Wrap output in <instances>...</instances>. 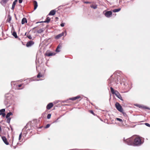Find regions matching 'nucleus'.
I'll return each mask as SVG.
<instances>
[{"label": "nucleus", "mask_w": 150, "mask_h": 150, "mask_svg": "<svg viewBox=\"0 0 150 150\" xmlns=\"http://www.w3.org/2000/svg\"><path fill=\"white\" fill-rule=\"evenodd\" d=\"M134 137H133L131 138H128L126 139H124V141L125 143L129 145H131L133 144V141L134 140Z\"/></svg>", "instance_id": "1"}, {"label": "nucleus", "mask_w": 150, "mask_h": 150, "mask_svg": "<svg viewBox=\"0 0 150 150\" xmlns=\"http://www.w3.org/2000/svg\"><path fill=\"white\" fill-rule=\"evenodd\" d=\"M134 144L136 145H139L142 144L141 139L139 137L134 138Z\"/></svg>", "instance_id": "2"}, {"label": "nucleus", "mask_w": 150, "mask_h": 150, "mask_svg": "<svg viewBox=\"0 0 150 150\" xmlns=\"http://www.w3.org/2000/svg\"><path fill=\"white\" fill-rule=\"evenodd\" d=\"M115 106L116 109L120 112H122L123 111L122 107L118 102H116L115 104Z\"/></svg>", "instance_id": "3"}, {"label": "nucleus", "mask_w": 150, "mask_h": 150, "mask_svg": "<svg viewBox=\"0 0 150 150\" xmlns=\"http://www.w3.org/2000/svg\"><path fill=\"white\" fill-rule=\"evenodd\" d=\"M114 94L120 100L123 101V100L122 99L121 95L117 91H115V92L114 93Z\"/></svg>", "instance_id": "4"}, {"label": "nucleus", "mask_w": 150, "mask_h": 150, "mask_svg": "<svg viewBox=\"0 0 150 150\" xmlns=\"http://www.w3.org/2000/svg\"><path fill=\"white\" fill-rule=\"evenodd\" d=\"M112 15V12L111 11H107L105 13V16L107 17H110Z\"/></svg>", "instance_id": "5"}, {"label": "nucleus", "mask_w": 150, "mask_h": 150, "mask_svg": "<svg viewBox=\"0 0 150 150\" xmlns=\"http://www.w3.org/2000/svg\"><path fill=\"white\" fill-rule=\"evenodd\" d=\"M5 111V109L0 110V115H2L3 117H4L6 115V114L4 112Z\"/></svg>", "instance_id": "6"}, {"label": "nucleus", "mask_w": 150, "mask_h": 150, "mask_svg": "<svg viewBox=\"0 0 150 150\" xmlns=\"http://www.w3.org/2000/svg\"><path fill=\"white\" fill-rule=\"evenodd\" d=\"M50 18L49 17H47L46 18L45 21H44L38 22H37L36 23H42V22L46 23H48L50 22Z\"/></svg>", "instance_id": "7"}, {"label": "nucleus", "mask_w": 150, "mask_h": 150, "mask_svg": "<svg viewBox=\"0 0 150 150\" xmlns=\"http://www.w3.org/2000/svg\"><path fill=\"white\" fill-rule=\"evenodd\" d=\"M34 42L32 41H30L27 42L26 44V46L28 47H29L31 46L32 45L34 44Z\"/></svg>", "instance_id": "8"}, {"label": "nucleus", "mask_w": 150, "mask_h": 150, "mask_svg": "<svg viewBox=\"0 0 150 150\" xmlns=\"http://www.w3.org/2000/svg\"><path fill=\"white\" fill-rule=\"evenodd\" d=\"M1 138L5 144H6V145H8L9 143L7 141L6 138L5 137L3 136L1 137Z\"/></svg>", "instance_id": "9"}, {"label": "nucleus", "mask_w": 150, "mask_h": 150, "mask_svg": "<svg viewBox=\"0 0 150 150\" xmlns=\"http://www.w3.org/2000/svg\"><path fill=\"white\" fill-rule=\"evenodd\" d=\"M53 104L52 103H49L46 106V108L47 110L50 109L53 106Z\"/></svg>", "instance_id": "10"}, {"label": "nucleus", "mask_w": 150, "mask_h": 150, "mask_svg": "<svg viewBox=\"0 0 150 150\" xmlns=\"http://www.w3.org/2000/svg\"><path fill=\"white\" fill-rule=\"evenodd\" d=\"M45 55L46 56H50L55 55V54L54 53L49 52H47L45 53Z\"/></svg>", "instance_id": "11"}, {"label": "nucleus", "mask_w": 150, "mask_h": 150, "mask_svg": "<svg viewBox=\"0 0 150 150\" xmlns=\"http://www.w3.org/2000/svg\"><path fill=\"white\" fill-rule=\"evenodd\" d=\"M81 98V96H78L76 97H74L69 98V100H71L73 101L75 100H76L77 99L79 98Z\"/></svg>", "instance_id": "12"}, {"label": "nucleus", "mask_w": 150, "mask_h": 150, "mask_svg": "<svg viewBox=\"0 0 150 150\" xmlns=\"http://www.w3.org/2000/svg\"><path fill=\"white\" fill-rule=\"evenodd\" d=\"M56 11L55 10H51L48 14L49 15H54L56 13Z\"/></svg>", "instance_id": "13"}, {"label": "nucleus", "mask_w": 150, "mask_h": 150, "mask_svg": "<svg viewBox=\"0 0 150 150\" xmlns=\"http://www.w3.org/2000/svg\"><path fill=\"white\" fill-rule=\"evenodd\" d=\"M1 4L3 6H5L6 4L7 3L8 0H1Z\"/></svg>", "instance_id": "14"}, {"label": "nucleus", "mask_w": 150, "mask_h": 150, "mask_svg": "<svg viewBox=\"0 0 150 150\" xmlns=\"http://www.w3.org/2000/svg\"><path fill=\"white\" fill-rule=\"evenodd\" d=\"M64 35V33L62 32V33L57 35L55 37V38L56 39H58L60 38L62 36Z\"/></svg>", "instance_id": "15"}, {"label": "nucleus", "mask_w": 150, "mask_h": 150, "mask_svg": "<svg viewBox=\"0 0 150 150\" xmlns=\"http://www.w3.org/2000/svg\"><path fill=\"white\" fill-rule=\"evenodd\" d=\"M62 47V45L59 44L58 45L56 50V51L57 52H59L60 51L59 49H60Z\"/></svg>", "instance_id": "16"}, {"label": "nucleus", "mask_w": 150, "mask_h": 150, "mask_svg": "<svg viewBox=\"0 0 150 150\" xmlns=\"http://www.w3.org/2000/svg\"><path fill=\"white\" fill-rule=\"evenodd\" d=\"M17 2V0H15L13 2L12 5V8H11V9H12L13 10V9H14V8H15V6L16 4V3Z\"/></svg>", "instance_id": "17"}, {"label": "nucleus", "mask_w": 150, "mask_h": 150, "mask_svg": "<svg viewBox=\"0 0 150 150\" xmlns=\"http://www.w3.org/2000/svg\"><path fill=\"white\" fill-rule=\"evenodd\" d=\"M27 21L26 18H23L22 20L21 24H23L25 23H27Z\"/></svg>", "instance_id": "18"}, {"label": "nucleus", "mask_w": 150, "mask_h": 150, "mask_svg": "<svg viewBox=\"0 0 150 150\" xmlns=\"http://www.w3.org/2000/svg\"><path fill=\"white\" fill-rule=\"evenodd\" d=\"M34 10H35L38 7V4L37 2L35 1H34Z\"/></svg>", "instance_id": "19"}, {"label": "nucleus", "mask_w": 150, "mask_h": 150, "mask_svg": "<svg viewBox=\"0 0 150 150\" xmlns=\"http://www.w3.org/2000/svg\"><path fill=\"white\" fill-rule=\"evenodd\" d=\"M12 115V113L11 112H9L7 114L6 116V118L10 117H9L10 116Z\"/></svg>", "instance_id": "20"}, {"label": "nucleus", "mask_w": 150, "mask_h": 150, "mask_svg": "<svg viewBox=\"0 0 150 150\" xmlns=\"http://www.w3.org/2000/svg\"><path fill=\"white\" fill-rule=\"evenodd\" d=\"M11 20V17L10 15H8V18L7 20V21L9 23H10Z\"/></svg>", "instance_id": "21"}, {"label": "nucleus", "mask_w": 150, "mask_h": 150, "mask_svg": "<svg viewBox=\"0 0 150 150\" xmlns=\"http://www.w3.org/2000/svg\"><path fill=\"white\" fill-rule=\"evenodd\" d=\"M121 10L120 8L115 9L112 10L113 12H117Z\"/></svg>", "instance_id": "22"}, {"label": "nucleus", "mask_w": 150, "mask_h": 150, "mask_svg": "<svg viewBox=\"0 0 150 150\" xmlns=\"http://www.w3.org/2000/svg\"><path fill=\"white\" fill-rule=\"evenodd\" d=\"M12 35L15 38H18V36L17 35V34L16 32L15 31L13 32L12 34Z\"/></svg>", "instance_id": "23"}, {"label": "nucleus", "mask_w": 150, "mask_h": 150, "mask_svg": "<svg viewBox=\"0 0 150 150\" xmlns=\"http://www.w3.org/2000/svg\"><path fill=\"white\" fill-rule=\"evenodd\" d=\"M43 32V30L42 29H40L37 31V33H41Z\"/></svg>", "instance_id": "24"}, {"label": "nucleus", "mask_w": 150, "mask_h": 150, "mask_svg": "<svg viewBox=\"0 0 150 150\" xmlns=\"http://www.w3.org/2000/svg\"><path fill=\"white\" fill-rule=\"evenodd\" d=\"M110 88L111 92H112V94H114V93L115 92V91H114L113 88L112 87H111Z\"/></svg>", "instance_id": "25"}, {"label": "nucleus", "mask_w": 150, "mask_h": 150, "mask_svg": "<svg viewBox=\"0 0 150 150\" xmlns=\"http://www.w3.org/2000/svg\"><path fill=\"white\" fill-rule=\"evenodd\" d=\"M91 8H93L94 9H96L97 8V5H92L91 6Z\"/></svg>", "instance_id": "26"}, {"label": "nucleus", "mask_w": 150, "mask_h": 150, "mask_svg": "<svg viewBox=\"0 0 150 150\" xmlns=\"http://www.w3.org/2000/svg\"><path fill=\"white\" fill-rule=\"evenodd\" d=\"M6 118L7 119L6 122L8 123H9L10 122L11 118L10 117H8Z\"/></svg>", "instance_id": "27"}, {"label": "nucleus", "mask_w": 150, "mask_h": 150, "mask_svg": "<svg viewBox=\"0 0 150 150\" xmlns=\"http://www.w3.org/2000/svg\"><path fill=\"white\" fill-rule=\"evenodd\" d=\"M116 119L118 121H119L121 122H122L123 121H122V119H121L120 118H116Z\"/></svg>", "instance_id": "28"}, {"label": "nucleus", "mask_w": 150, "mask_h": 150, "mask_svg": "<svg viewBox=\"0 0 150 150\" xmlns=\"http://www.w3.org/2000/svg\"><path fill=\"white\" fill-rule=\"evenodd\" d=\"M142 108L144 109H148V110H150V108H148V107L145 106H143Z\"/></svg>", "instance_id": "29"}, {"label": "nucleus", "mask_w": 150, "mask_h": 150, "mask_svg": "<svg viewBox=\"0 0 150 150\" xmlns=\"http://www.w3.org/2000/svg\"><path fill=\"white\" fill-rule=\"evenodd\" d=\"M27 37L30 39H31L32 37L30 35H27Z\"/></svg>", "instance_id": "30"}, {"label": "nucleus", "mask_w": 150, "mask_h": 150, "mask_svg": "<svg viewBox=\"0 0 150 150\" xmlns=\"http://www.w3.org/2000/svg\"><path fill=\"white\" fill-rule=\"evenodd\" d=\"M51 114H49L47 115V118L48 119H49L51 117Z\"/></svg>", "instance_id": "31"}, {"label": "nucleus", "mask_w": 150, "mask_h": 150, "mask_svg": "<svg viewBox=\"0 0 150 150\" xmlns=\"http://www.w3.org/2000/svg\"><path fill=\"white\" fill-rule=\"evenodd\" d=\"M50 126V124H47L45 127V128H47L49 127Z\"/></svg>", "instance_id": "32"}, {"label": "nucleus", "mask_w": 150, "mask_h": 150, "mask_svg": "<svg viewBox=\"0 0 150 150\" xmlns=\"http://www.w3.org/2000/svg\"><path fill=\"white\" fill-rule=\"evenodd\" d=\"M42 76L40 75V73H38V74L37 76V77L38 78H40V77H41Z\"/></svg>", "instance_id": "33"}, {"label": "nucleus", "mask_w": 150, "mask_h": 150, "mask_svg": "<svg viewBox=\"0 0 150 150\" xmlns=\"http://www.w3.org/2000/svg\"><path fill=\"white\" fill-rule=\"evenodd\" d=\"M22 137V133H21V134H19L18 139L19 140H20L21 139Z\"/></svg>", "instance_id": "34"}, {"label": "nucleus", "mask_w": 150, "mask_h": 150, "mask_svg": "<svg viewBox=\"0 0 150 150\" xmlns=\"http://www.w3.org/2000/svg\"><path fill=\"white\" fill-rule=\"evenodd\" d=\"M145 125H146L147 126L150 127V125L148 123H145Z\"/></svg>", "instance_id": "35"}, {"label": "nucleus", "mask_w": 150, "mask_h": 150, "mask_svg": "<svg viewBox=\"0 0 150 150\" xmlns=\"http://www.w3.org/2000/svg\"><path fill=\"white\" fill-rule=\"evenodd\" d=\"M64 23H62L60 24V26L62 27H63L64 26Z\"/></svg>", "instance_id": "36"}, {"label": "nucleus", "mask_w": 150, "mask_h": 150, "mask_svg": "<svg viewBox=\"0 0 150 150\" xmlns=\"http://www.w3.org/2000/svg\"><path fill=\"white\" fill-rule=\"evenodd\" d=\"M83 2L85 4H88L91 3V2L89 1H83Z\"/></svg>", "instance_id": "37"}, {"label": "nucleus", "mask_w": 150, "mask_h": 150, "mask_svg": "<svg viewBox=\"0 0 150 150\" xmlns=\"http://www.w3.org/2000/svg\"><path fill=\"white\" fill-rule=\"evenodd\" d=\"M122 114H123V115H124V116H127V114H126V113L125 112H123V111H122Z\"/></svg>", "instance_id": "38"}, {"label": "nucleus", "mask_w": 150, "mask_h": 150, "mask_svg": "<svg viewBox=\"0 0 150 150\" xmlns=\"http://www.w3.org/2000/svg\"><path fill=\"white\" fill-rule=\"evenodd\" d=\"M19 2L20 3H22L23 0H18Z\"/></svg>", "instance_id": "39"}, {"label": "nucleus", "mask_w": 150, "mask_h": 150, "mask_svg": "<svg viewBox=\"0 0 150 150\" xmlns=\"http://www.w3.org/2000/svg\"><path fill=\"white\" fill-rule=\"evenodd\" d=\"M90 112L93 114H94V113H93V110H91L90 111Z\"/></svg>", "instance_id": "40"}, {"label": "nucleus", "mask_w": 150, "mask_h": 150, "mask_svg": "<svg viewBox=\"0 0 150 150\" xmlns=\"http://www.w3.org/2000/svg\"><path fill=\"white\" fill-rule=\"evenodd\" d=\"M21 86H22V84H20L18 85V86L19 87H21Z\"/></svg>", "instance_id": "41"}, {"label": "nucleus", "mask_w": 150, "mask_h": 150, "mask_svg": "<svg viewBox=\"0 0 150 150\" xmlns=\"http://www.w3.org/2000/svg\"><path fill=\"white\" fill-rule=\"evenodd\" d=\"M8 95V94H6V95L5 97H6V95Z\"/></svg>", "instance_id": "42"}, {"label": "nucleus", "mask_w": 150, "mask_h": 150, "mask_svg": "<svg viewBox=\"0 0 150 150\" xmlns=\"http://www.w3.org/2000/svg\"><path fill=\"white\" fill-rule=\"evenodd\" d=\"M26 33H25V35H26Z\"/></svg>", "instance_id": "43"}]
</instances>
